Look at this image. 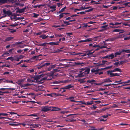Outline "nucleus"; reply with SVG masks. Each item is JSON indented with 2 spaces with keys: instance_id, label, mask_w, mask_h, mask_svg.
<instances>
[{
  "instance_id": "nucleus-61",
  "label": "nucleus",
  "mask_w": 130,
  "mask_h": 130,
  "mask_svg": "<svg viewBox=\"0 0 130 130\" xmlns=\"http://www.w3.org/2000/svg\"><path fill=\"white\" fill-rule=\"evenodd\" d=\"M34 14L33 17L34 18H37L39 15V14H36L35 13H34Z\"/></svg>"
},
{
  "instance_id": "nucleus-51",
  "label": "nucleus",
  "mask_w": 130,
  "mask_h": 130,
  "mask_svg": "<svg viewBox=\"0 0 130 130\" xmlns=\"http://www.w3.org/2000/svg\"><path fill=\"white\" fill-rule=\"evenodd\" d=\"M103 83H103V82L102 83H94V84L96 85H101H101H102V84H103Z\"/></svg>"
},
{
  "instance_id": "nucleus-64",
  "label": "nucleus",
  "mask_w": 130,
  "mask_h": 130,
  "mask_svg": "<svg viewBox=\"0 0 130 130\" xmlns=\"http://www.w3.org/2000/svg\"><path fill=\"white\" fill-rule=\"evenodd\" d=\"M56 6L55 5L51 6L50 7V8H51V9H55L56 8Z\"/></svg>"
},
{
  "instance_id": "nucleus-2",
  "label": "nucleus",
  "mask_w": 130,
  "mask_h": 130,
  "mask_svg": "<svg viewBox=\"0 0 130 130\" xmlns=\"http://www.w3.org/2000/svg\"><path fill=\"white\" fill-rule=\"evenodd\" d=\"M86 46L87 47H90L91 48H94V47H100V49H102L103 48H104L107 47L106 46H104L100 45H97L96 44H94L93 45V44L92 43H90L89 44L87 45Z\"/></svg>"
},
{
  "instance_id": "nucleus-14",
  "label": "nucleus",
  "mask_w": 130,
  "mask_h": 130,
  "mask_svg": "<svg viewBox=\"0 0 130 130\" xmlns=\"http://www.w3.org/2000/svg\"><path fill=\"white\" fill-rule=\"evenodd\" d=\"M59 71L60 70H58L57 69H56H56H53V71H51V75H53L54 73L55 72H59Z\"/></svg>"
},
{
  "instance_id": "nucleus-58",
  "label": "nucleus",
  "mask_w": 130,
  "mask_h": 130,
  "mask_svg": "<svg viewBox=\"0 0 130 130\" xmlns=\"http://www.w3.org/2000/svg\"><path fill=\"white\" fill-rule=\"evenodd\" d=\"M48 44V43L45 42L41 44V46H46V45Z\"/></svg>"
},
{
  "instance_id": "nucleus-29",
  "label": "nucleus",
  "mask_w": 130,
  "mask_h": 130,
  "mask_svg": "<svg viewBox=\"0 0 130 130\" xmlns=\"http://www.w3.org/2000/svg\"><path fill=\"white\" fill-rule=\"evenodd\" d=\"M85 78L81 79H78V80L79 82H80V83H84L85 82L84 81Z\"/></svg>"
},
{
  "instance_id": "nucleus-19",
  "label": "nucleus",
  "mask_w": 130,
  "mask_h": 130,
  "mask_svg": "<svg viewBox=\"0 0 130 130\" xmlns=\"http://www.w3.org/2000/svg\"><path fill=\"white\" fill-rule=\"evenodd\" d=\"M112 72H115L116 71L121 72V69L118 68H115L114 70H112Z\"/></svg>"
},
{
  "instance_id": "nucleus-9",
  "label": "nucleus",
  "mask_w": 130,
  "mask_h": 130,
  "mask_svg": "<svg viewBox=\"0 0 130 130\" xmlns=\"http://www.w3.org/2000/svg\"><path fill=\"white\" fill-rule=\"evenodd\" d=\"M90 71V69L89 68H88L85 70L82 73L83 74V75L84 76L85 75L88 74L89 73Z\"/></svg>"
},
{
  "instance_id": "nucleus-23",
  "label": "nucleus",
  "mask_w": 130,
  "mask_h": 130,
  "mask_svg": "<svg viewBox=\"0 0 130 130\" xmlns=\"http://www.w3.org/2000/svg\"><path fill=\"white\" fill-rule=\"evenodd\" d=\"M43 5H36L35 6H32V7L33 8H37V7H38L39 8H40L41 6H42Z\"/></svg>"
},
{
  "instance_id": "nucleus-33",
  "label": "nucleus",
  "mask_w": 130,
  "mask_h": 130,
  "mask_svg": "<svg viewBox=\"0 0 130 130\" xmlns=\"http://www.w3.org/2000/svg\"><path fill=\"white\" fill-rule=\"evenodd\" d=\"M130 51V50H124L123 49L121 50V52H125L126 53H129L130 52H129Z\"/></svg>"
},
{
  "instance_id": "nucleus-49",
  "label": "nucleus",
  "mask_w": 130,
  "mask_h": 130,
  "mask_svg": "<svg viewBox=\"0 0 130 130\" xmlns=\"http://www.w3.org/2000/svg\"><path fill=\"white\" fill-rule=\"evenodd\" d=\"M17 0H8V2L13 3L16 1Z\"/></svg>"
},
{
  "instance_id": "nucleus-62",
  "label": "nucleus",
  "mask_w": 130,
  "mask_h": 130,
  "mask_svg": "<svg viewBox=\"0 0 130 130\" xmlns=\"http://www.w3.org/2000/svg\"><path fill=\"white\" fill-rule=\"evenodd\" d=\"M66 34H67L68 36H70V35H73V33L72 32L66 33Z\"/></svg>"
},
{
  "instance_id": "nucleus-13",
  "label": "nucleus",
  "mask_w": 130,
  "mask_h": 130,
  "mask_svg": "<svg viewBox=\"0 0 130 130\" xmlns=\"http://www.w3.org/2000/svg\"><path fill=\"white\" fill-rule=\"evenodd\" d=\"M103 83H110L112 82V81L109 78H108L105 79L103 80Z\"/></svg>"
},
{
  "instance_id": "nucleus-10",
  "label": "nucleus",
  "mask_w": 130,
  "mask_h": 130,
  "mask_svg": "<svg viewBox=\"0 0 130 130\" xmlns=\"http://www.w3.org/2000/svg\"><path fill=\"white\" fill-rule=\"evenodd\" d=\"M101 70H102V69H99L98 68H94L92 69L91 71L92 73H95L96 72L100 71Z\"/></svg>"
},
{
  "instance_id": "nucleus-15",
  "label": "nucleus",
  "mask_w": 130,
  "mask_h": 130,
  "mask_svg": "<svg viewBox=\"0 0 130 130\" xmlns=\"http://www.w3.org/2000/svg\"><path fill=\"white\" fill-rule=\"evenodd\" d=\"M87 83H90L92 85L93 84V83L94 82H96V81L94 79H92L91 80H88L87 81Z\"/></svg>"
},
{
  "instance_id": "nucleus-39",
  "label": "nucleus",
  "mask_w": 130,
  "mask_h": 130,
  "mask_svg": "<svg viewBox=\"0 0 130 130\" xmlns=\"http://www.w3.org/2000/svg\"><path fill=\"white\" fill-rule=\"evenodd\" d=\"M27 81L28 82H35V80L34 79H31L28 78L27 79Z\"/></svg>"
},
{
  "instance_id": "nucleus-4",
  "label": "nucleus",
  "mask_w": 130,
  "mask_h": 130,
  "mask_svg": "<svg viewBox=\"0 0 130 130\" xmlns=\"http://www.w3.org/2000/svg\"><path fill=\"white\" fill-rule=\"evenodd\" d=\"M129 82H130V80H128L126 82H121V83H120V84H121L122 85L119 87H121L122 86L130 85L129 83Z\"/></svg>"
},
{
  "instance_id": "nucleus-57",
  "label": "nucleus",
  "mask_w": 130,
  "mask_h": 130,
  "mask_svg": "<svg viewBox=\"0 0 130 130\" xmlns=\"http://www.w3.org/2000/svg\"><path fill=\"white\" fill-rule=\"evenodd\" d=\"M76 121V120H74L73 119H72L71 120H67V121H70L71 122H73Z\"/></svg>"
},
{
  "instance_id": "nucleus-11",
  "label": "nucleus",
  "mask_w": 130,
  "mask_h": 130,
  "mask_svg": "<svg viewBox=\"0 0 130 130\" xmlns=\"http://www.w3.org/2000/svg\"><path fill=\"white\" fill-rule=\"evenodd\" d=\"M75 21V19H74L73 20H70L67 22L64 21H63V22L64 24H66V25H70V24L69 23L70 22H72L73 21Z\"/></svg>"
},
{
  "instance_id": "nucleus-17",
  "label": "nucleus",
  "mask_w": 130,
  "mask_h": 130,
  "mask_svg": "<svg viewBox=\"0 0 130 130\" xmlns=\"http://www.w3.org/2000/svg\"><path fill=\"white\" fill-rule=\"evenodd\" d=\"M46 95L47 96H50L52 97H56V94L55 93H51V94H47Z\"/></svg>"
},
{
  "instance_id": "nucleus-44",
  "label": "nucleus",
  "mask_w": 130,
  "mask_h": 130,
  "mask_svg": "<svg viewBox=\"0 0 130 130\" xmlns=\"http://www.w3.org/2000/svg\"><path fill=\"white\" fill-rule=\"evenodd\" d=\"M24 12L23 10L22 9H19L17 11V12H19L20 13H21L23 12Z\"/></svg>"
},
{
  "instance_id": "nucleus-32",
  "label": "nucleus",
  "mask_w": 130,
  "mask_h": 130,
  "mask_svg": "<svg viewBox=\"0 0 130 130\" xmlns=\"http://www.w3.org/2000/svg\"><path fill=\"white\" fill-rule=\"evenodd\" d=\"M118 38V37H113L111 38H109V41H112L114 40H115V39H117Z\"/></svg>"
},
{
  "instance_id": "nucleus-60",
  "label": "nucleus",
  "mask_w": 130,
  "mask_h": 130,
  "mask_svg": "<svg viewBox=\"0 0 130 130\" xmlns=\"http://www.w3.org/2000/svg\"><path fill=\"white\" fill-rule=\"evenodd\" d=\"M40 126L39 124H35L34 125V127H39V126Z\"/></svg>"
},
{
  "instance_id": "nucleus-47",
  "label": "nucleus",
  "mask_w": 130,
  "mask_h": 130,
  "mask_svg": "<svg viewBox=\"0 0 130 130\" xmlns=\"http://www.w3.org/2000/svg\"><path fill=\"white\" fill-rule=\"evenodd\" d=\"M10 59L11 61H13L14 60L13 57H10L6 59L7 60H8Z\"/></svg>"
},
{
  "instance_id": "nucleus-30",
  "label": "nucleus",
  "mask_w": 130,
  "mask_h": 130,
  "mask_svg": "<svg viewBox=\"0 0 130 130\" xmlns=\"http://www.w3.org/2000/svg\"><path fill=\"white\" fill-rule=\"evenodd\" d=\"M15 89L13 88H0V90H14Z\"/></svg>"
},
{
  "instance_id": "nucleus-3",
  "label": "nucleus",
  "mask_w": 130,
  "mask_h": 130,
  "mask_svg": "<svg viewBox=\"0 0 130 130\" xmlns=\"http://www.w3.org/2000/svg\"><path fill=\"white\" fill-rule=\"evenodd\" d=\"M51 110V108L47 106H43L41 107V110L44 112H46Z\"/></svg>"
},
{
  "instance_id": "nucleus-46",
  "label": "nucleus",
  "mask_w": 130,
  "mask_h": 130,
  "mask_svg": "<svg viewBox=\"0 0 130 130\" xmlns=\"http://www.w3.org/2000/svg\"><path fill=\"white\" fill-rule=\"evenodd\" d=\"M8 92V91H6L5 92H2L0 91V95H3L4 93H7Z\"/></svg>"
},
{
  "instance_id": "nucleus-54",
  "label": "nucleus",
  "mask_w": 130,
  "mask_h": 130,
  "mask_svg": "<svg viewBox=\"0 0 130 130\" xmlns=\"http://www.w3.org/2000/svg\"><path fill=\"white\" fill-rule=\"evenodd\" d=\"M120 31V30L119 29H116L113 31V32H119Z\"/></svg>"
},
{
  "instance_id": "nucleus-6",
  "label": "nucleus",
  "mask_w": 130,
  "mask_h": 130,
  "mask_svg": "<svg viewBox=\"0 0 130 130\" xmlns=\"http://www.w3.org/2000/svg\"><path fill=\"white\" fill-rule=\"evenodd\" d=\"M45 74H42L40 75H37L35 77H33L31 78H33L35 79V80L36 81L38 79H40L41 77H43L44 76Z\"/></svg>"
},
{
  "instance_id": "nucleus-52",
  "label": "nucleus",
  "mask_w": 130,
  "mask_h": 130,
  "mask_svg": "<svg viewBox=\"0 0 130 130\" xmlns=\"http://www.w3.org/2000/svg\"><path fill=\"white\" fill-rule=\"evenodd\" d=\"M105 90V89H103L102 88H99L96 91H103Z\"/></svg>"
},
{
  "instance_id": "nucleus-27",
  "label": "nucleus",
  "mask_w": 130,
  "mask_h": 130,
  "mask_svg": "<svg viewBox=\"0 0 130 130\" xmlns=\"http://www.w3.org/2000/svg\"><path fill=\"white\" fill-rule=\"evenodd\" d=\"M8 3V0H0V3L3 4Z\"/></svg>"
},
{
  "instance_id": "nucleus-56",
  "label": "nucleus",
  "mask_w": 130,
  "mask_h": 130,
  "mask_svg": "<svg viewBox=\"0 0 130 130\" xmlns=\"http://www.w3.org/2000/svg\"><path fill=\"white\" fill-rule=\"evenodd\" d=\"M93 10V8H91L89 10L85 11V13L86 12H89L90 11H91Z\"/></svg>"
},
{
  "instance_id": "nucleus-8",
  "label": "nucleus",
  "mask_w": 130,
  "mask_h": 130,
  "mask_svg": "<svg viewBox=\"0 0 130 130\" xmlns=\"http://www.w3.org/2000/svg\"><path fill=\"white\" fill-rule=\"evenodd\" d=\"M50 63H46L42 64L40 66H39L38 67V69H40L42 68L43 67H46L47 66L50 65Z\"/></svg>"
},
{
  "instance_id": "nucleus-41",
  "label": "nucleus",
  "mask_w": 130,
  "mask_h": 130,
  "mask_svg": "<svg viewBox=\"0 0 130 130\" xmlns=\"http://www.w3.org/2000/svg\"><path fill=\"white\" fill-rule=\"evenodd\" d=\"M8 115V114L6 113H0V116H7Z\"/></svg>"
},
{
  "instance_id": "nucleus-34",
  "label": "nucleus",
  "mask_w": 130,
  "mask_h": 130,
  "mask_svg": "<svg viewBox=\"0 0 130 130\" xmlns=\"http://www.w3.org/2000/svg\"><path fill=\"white\" fill-rule=\"evenodd\" d=\"M78 55L82 56H86V54H84L83 53H78Z\"/></svg>"
},
{
  "instance_id": "nucleus-55",
  "label": "nucleus",
  "mask_w": 130,
  "mask_h": 130,
  "mask_svg": "<svg viewBox=\"0 0 130 130\" xmlns=\"http://www.w3.org/2000/svg\"><path fill=\"white\" fill-rule=\"evenodd\" d=\"M71 55H78V53H76L75 52H71L70 53Z\"/></svg>"
},
{
  "instance_id": "nucleus-22",
  "label": "nucleus",
  "mask_w": 130,
  "mask_h": 130,
  "mask_svg": "<svg viewBox=\"0 0 130 130\" xmlns=\"http://www.w3.org/2000/svg\"><path fill=\"white\" fill-rule=\"evenodd\" d=\"M122 52H121H121H117L115 53V57H116L117 55H120L121 54V53H122Z\"/></svg>"
},
{
  "instance_id": "nucleus-35",
  "label": "nucleus",
  "mask_w": 130,
  "mask_h": 130,
  "mask_svg": "<svg viewBox=\"0 0 130 130\" xmlns=\"http://www.w3.org/2000/svg\"><path fill=\"white\" fill-rule=\"evenodd\" d=\"M8 113H9L11 115H13V114H16V115H17L18 116H21V115H19L17 114V113H15L14 112H8Z\"/></svg>"
},
{
  "instance_id": "nucleus-16",
  "label": "nucleus",
  "mask_w": 130,
  "mask_h": 130,
  "mask_svg": "<svg viewBox=\"0 0 130 130\" xmlns=\"http://www.w3.org/2000/svg\"><path fill=\"white\" fill-rule=\"evenodd\" d=\"M10 17V19L12 20L13 19H16L17 18L16 15L14 13H12V14L11 15Z\"/></svg>"
},
{
  "instance_id": "nucleus-7",
  "label": "nucleus",
  "mask_w": 130,
  "mask_h": 130,
  "mask_svg": "<svg viewBox=\"0 0 130 130\" xmlns=\"http://www.w3.org/2000/svg\"><path fill=\"white\" fill-rule=\"evenodd\" d=\"M9 122L10 123L9 124V125L13 126H17L19 125V123L18 122L11 121H10Z\"/></svg>"
},
{
  "instance_id": "nucleus-18",
  "label": "nucleus",
  "mask_w": 130,
  "mask_h": 130,
  "mask_svg": "<svg viewBox=\"0 0 130 130\" xmlns=\"http://www.w3.org/2000/svg\"><path fill=\"white\" fill-rule=\"evenodd\" d=\"M13 37H9L6 38L4 41L5 42L6 41H9L13 39Z\"/></svg>"
},
{
  "instance_id": "nucleus-42",
  "label": "nucleus",
  "mask_w": 130,
  "mask_h": 130,
  "mask_svg": "<svg viewBox=\"0 0 130 130\" xmlns=\"http://www.w3.org/2000/svg\"><path fill=\"white\" fill-rule=\"evenodd\" d=\"M45 34H43L42 35H40L39 36V37L40 38H42L43 39H45Z\"/></svg>"
},
{
  "instance_id": "nucleus-40",
  "label": "nucleus",
  "mask_w": 130,
  "mask_h": 130,
  "mask_svg": "<svg viewBox=\"0 0 130 130\" xmlns=\"http://www.w3.org/2000/svg\"><path fill=\"white\" fill-rule=\"evenodd\" d=\"M51 75L50 76H47L46 77V78H47V80H51L52 79V77H51V76L52 75H51Z\"/></svg>"
},
{
  "instance_id": "nucleus-20",
  "label": "nucleus",
  "mask_w": 130,
  "mask_h": 130,
  "mask_svg": "<svg viewBox=\"0 0 130 130\" xmlns=\"http://www.w3.org/2000/svg\"><path fill=\"white\" fill-rule=\"evenodd\" d=\"M66 8V6H65L64 7L62 8L61 10H60L57 13V14L58 13H60L63 12L65 10Z\"/></svg>"
},
{
  "instance_id": "nucleus-45",
  "label": "nucleus",
  "mask_w": 130,
  "mask_h": 130,
  "mask_svg": "<svg viewBox=\"0 0 130 130\" xmlns=\"http://www.w3.org/2000/svg\"><path fill=\"white\" fill-rule=\"evenodd\" d=\"M82 27H88V25L85 23H83V24L82 25ZM88 27H89V26H88Z\"/></svg>"
},
{
  "instance_id": "nucleus-43",
  "label": "nucleus",
  "mask_w": 130,
  "mask_h": 130,
  "mask_svg": "<svg viewBox=\"0 0 130 130\" xmlns=\"http://www.w3.org/2000/svg\"><path fill=\"white\" fill-rule=\"evenodd\" d=\"M108 26V25H105L101 26V28H104V29H106L107 28H106Z\"/></svg>"
},
{
  "instance_id": "nucleus-26",
  "label": "nucleus",
  "mask_w": 130,
  "mask_h": 130,
  "mask_svg": "<svg viewBox=\"0 0 130 130\" xmlns=\"http://www.w3.org/2000/svg\"><path fill=\"white\" fill-rule=\"evenodd\" d=\"M47 78L46 77H44L42 78L40 80V82L42 83L44 82V80H47Z\"/></svg>"
},
{
  "instance_id": "nucleus-38",
  "label": "nucleus",
  "mask_w": 130,
  "mask_h": 130,
  "mask_svg": "<svg viewBox=\"0 0 130 130\" xmlns=\"http://www.w3.org/2000/svg\"><path fill=\"white\" fill-rule=\"evenodd\" d=\"M113 64L115 65L116 67H118L119 66V61H118L113 63Z\"/></svg>"
},
{
  "instance_id": "nucleus-28",
  "label": "nucleus",
  "mask_w": 130,
  "mask_h": 130,
  "mask_svg": "<svg viewBox=\"0 0 130 130\" xmlns=\"http://www.w3.org/2000/svg\"><path fill=\"white\" fill-rule=\"evenodd\" d=\"M93 101L86 102V105H91L93 104Z\"/></svg>"
},
{
  "instance_id": "nucleus-48",
  "label": "nucleus",
  "mask_w": 130,
  "mask_h": 130,
  "mask_svg": "<svg viewBox=\"0 0 130 130\" xmlns=\"http://www.w3.org/2000/svg\"><path fill=\"white\" fill-rule=\"evenodd\" d=\"M81 121L83 122L85 124H88V123L85 120V119H82L80 120Z\"/></svg>"
},
{
  "instance_id": "nucleus-59",
  "label": "nucleus",
  "mask_w": 130,
  "mask_h": 130,
  "mask_svg": "<svg viewBox=\"0 0 130 130\" xmlns=\"http://www.w3.org/2000/svg\"><path fill=\"white\" fill-rule=\"evenodd\" d=\"M125 62V61H122L119 62V66L122 65V64Z\"/></svg>"
},
{
  "instance_id": "nucleus-31",
  "label": "nucleus",
  "mask_w": 130,
  "mask_h": 130,
  "mask_svg": "<svg viewBox=\"0 0 130 130\" xmlns=\"http://www.w3.org/2000/svg\"><path fill=\"white\" fill-rule=\"evenodd\" d=\"M93 38H89L85 40L86 42L91 41H93Z\"/></svg>"
},
{
  "instance_id": "nucleus-21",
  "label": "nucleus",
  "mask_w": 130,
  "mask_h": 130,
  "mask_svg": "<svg viewBox=\"0 0 130 130\" xmlns=\"http://www.w3.org/2000/svg\"><path fill=\"white\" fill-rule=\"evenodd\" d=\"M79 74L77 75V77H81L84 76L83 74L82 73V71H79Z\"/></svg>"
},
{
  "instance_id": "nucleus-5",
  "label": "nucleus",
  "mask_w": 130,
  "mask_h": 130,
  "mask_svg": "<svg viewBox=\"0 0 130 130\" xmlns=\"http://www.w3.org/2000/svg\"><path fill=\"white\" fill-rule=\"evenodd\" d=\"M89 49L90 50L87 51V52L88 53L86 54V55H87L88 56H91L93 54L94 52V51L92 52H90L94 50V48H91L90 47H89Z\"/></svg>"
},
{
  "instance_id": "nucleus-50",
  "label": "nucleus",
  "mask_w": 130,
  "mask_h": 130,
  "mask_svg": "<svg viewBox=\"0 0 130 130\" xmlns=\"http://www.w3.org/2000/svg\"><path fill=\"white\" fill-rule=\"evenodd\" d=\"M64 13H61L60 15H59V19H61L64 16V15H63V14Z\"/></svg>"
},
{
  "instance_id": "nucleus-24",
  "label": "nucleus",
  "mask_w": 130,
  "mask_h": 130,
  "mask_svg": "<svg viewBox=\"0 0 130 130\" xmlns=\"http://www.w3.org/2000/svg\"><path fill=\"white\" fill-rule=\"evenodd\" d=\"M68 89L72 88L74 87V85L69 84L67 86H66Z\"/></svg>"
},
{
  "instance_id": "nucleus-63",
  "label": "nucleus",
  "mask_w": 130,
  "mask_h": 130,
  "mask_svg": "<svg viewBox=\"0 0 130 130\" xmlns=\"http://www.w3.org/2000/svg\"><path fill=\"white\" fill-rule=\"evenodd\" d=\"M59 44V42L57 41V42H54V45H58Z\"/></svg>"
},
{
  "instance_id": "nucleus-53",
  "label": "nucleus",
  "mask_w": 130,
  "mask_h": 130,
  "mask_svg": "<svg viewBox=\"0 0 130 130\" xmlns=\"http://www.w3.org/2000/svg\"><path fill=\"white\" fill-rule=\"evenodd\" d=\"M6 83H11L14 84V83L13 81L12 80H7V81L6 82Z\"/></svg>"
},
{
  "instance_id": "nucleus-1",
  "label": "nucleus",
  "mask_w": 130,
  "mask_h": 130,
  "mask_svg": "<svg viewBox=\"0 0 130 130\" xmlns=\"http://www.w3.org/2000/svg\"><path fill=\"white\" fill-rule=\"evenodd\" d=\"M3 14L4 15L2 17H6L7 15L8 16L10 17L11 15L12 14V12L10 10H6L5 9H4L3 10Z\"/></svg>"
},
{
  "instance_id": "nucleus-36",
  "label": "nucleus",
  "mask_w": 130,
  "mask_h": 130,
  "mask_svg": "<svg viewBox=\"0 0 130 130\" xmlns=\"http://www.w3.org/2000/svg\"><path fill=\"white\" fill-rule=\"evenodd\" d=\"M108 56H109V58H110H110L111 59H112L113 58H114V57H115L114 55H113V53L111 54L110 55H109Z\"/></svg>"
},
{
  "instance_id": "nucleus-37",
  "label": "nucleus",
  "mask_w": 130,
  "mask_h": 130,
  "mask_svg": "<svg viewBox=\"0 0 130 130\" xmlns=\"http://www.w3.org/2000/svg\"><path fill=\"white\" fill-rule=\"evenodd\" d=\"M53 108L55 109H53V110H51V111H58L61 110L60 109L57 107H55Z\"/></svg>"
},
{
  "instance_id": "nucleus-12",
  "label": "nucleus",
  "mask_w": 130,
  "mask_h": 130,
  "mask_svg": "<svg viewBox=\"0 0 130 130\" xmlns=\"http://www.w3.org/2000/svg\"><path fill=\"white\" fill-rule=\"evenodd\" d=\"M112 71H107V74H109L110 75V77H112L114 76V73L112 72Z\"/></svg>"
},
{
  "instance_id": "nucleus-25",
  "label": "nucleus",
  "mask_w": 130,
  "mask_h": 130,
  "mask_svg": "<svg viewBox=\"0 0 130 130\" xmlns=\"http://www.w3.org/2000/svg\"><path fill=\"white\" fill-rule=\"evenodd\" d=\"M7 80L5 78L0 79V83L4 82L6 83Z\"/></svg>"
}]
</instances>
